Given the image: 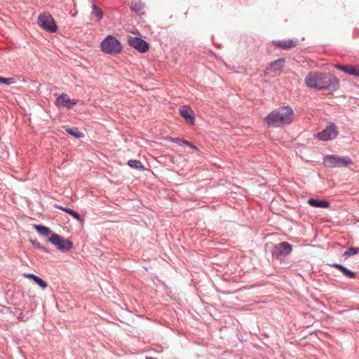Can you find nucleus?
<instances>
[{"label": "nucleus", "mask_w": 359, "mask_h": 359, "mask_svg": "<svg viewBox=\"0 0 359 359\" xmlns=\"http://www.w3.org/2000/svg\"><path fill=\"white\" fill-rule=\"evenodd\" d=\"M285 62V59L284 57H280L278 60L273 61L271 63V68L273 72H279L282 69L284 64Z\"/></svg>", "instance_id": "16"}, {"label": "nucleus", "mask_w": 359, "mask_h": 359, "mask_svg": "<svg viewBox=\"0 0 359 359\" xmlns=\"http://www.w3.org/2000/svg\"><path fill=\"white\" fill-rule=\"evenodd\" d=\"M146 359H156V358H152V357H148V356H147V357H146Z\"/></svg>", "instance_id": "32"}, {"label": "nucleus", "mask_w": 359, "mask_h": 359, "mask_svg": "<svg viewBox=\"0 0 359 359\" xmlns=\"http://www.w3.org/2000/svg\"><path fill=\"white\" fill-rule=\"evenodd\" d=\"M359 252L358 248L350 247L345 251L343 254V256L346 258L356 255Z\"/></svg>", "instance_id": "22"}, {"label": "nucleus", "mask_w": 359, "mask_h": 359, "mask_svg": "<svg viewBox=\"0 0 359 359\" xmlns=\"http://www.w3.org/2000/svg\"><path fill=\"white\" fill-rule=\"evenodd\" d=\"M339 134L336 125L330 122L326 128L321 132L318 133L316 137L321 141H329L335 139Z\"/></svg>", "instance_id": "5"}, {"label": "nucleus", "mask_w": 359, "mask_h": 359, "mask_svg": "<svg viewBox=\"0 0 359 359\" xmlns=\"http://www.w3.org/2000/svg\"><path fill=\"white\" fill-rule=\"evenodd\" d=\"M331 266L339 270L344 276H346L349 278H354L355 277V273L352 271L340 264H333Z\"/></svg>", "instance_id": "14"}, {"label": "nucleus", "mask_w": 359, "mask_h": 359, "mask_svg": "<svg viewBox=\"0 0 359 359\" xmlns=\"http://www.w3.org/2000/svg\"><path fill=\"white\" fill-rule=\"evenodd\" d=\"M39 250H41V251L46 252V253H49L50 252V250L46 248V247H43V246H41V248H39Z\"/></svg>", "instance_id": "29"}, {"label": "nucleus", "mask_w": 359, "mask_h": 359, "mask_svg": "<svg viewBox=\"0 0 359 359\" xmlns=\"http://www.w3.org/2000/svg\"><path fill=\"white\" fill-rule=\"evenodd\" d=\"M128 165L130 168H135L137 170H143L144 169V166H143L142 162L139 160H135V159L129 160L128 161Z\"/></svg>", "instance_id": "20"}, {"label": "nucleus", "mask_w": 359, "mask_h": 359, "mask_svg": "<svg viewBox=\"0 0 359 359\" xmlns=\"http://www.w3.org/2000/svg\"><path fill=\"white\" fill-rule=\"evenodd\" d=\"M128 43L130 46L135 48L140 53H145L149 48L148 43L139 37L129 36Z\"/></svg>", "instance_id": "9"}, {"label": "nucleus", "mask_w": 359, "mask_h": 359, "mask_svg": "<svg viewBox=\"0 0 359 359\" xmlns=\"http://www.w3.org/2000/svg\"><path fill=\"white\" fill-rule=\"evenodd\" d=\"M308 203L315 208H327L330 206V202L324 200H318L315 198H310Z\"/></svg>", "instance_id": "15"}, {"label": "nucleus", "mask_w": 359, "mask_h": 359, "mask_svg": "<svg viewBox=\"0 0 359 359\" xmlns=\"http://www.w3.org/2000/svg\"><path fill=\"white\" fill-rule=\"evenodd\" d=\"M292 252V245L287 242H282L275 245L272 256L275 259H280L282 256H287Z\"/></svg>", "instance_id": "8"}, {"label": "nucleus", "mask_w": 359, "mask_h": 359, "mask_svg": "<svg viewBox=\"0 0 359 359\" xmlns=\"http://www.w3.org/2000/svg\"><path fill=\"white\" fill-rule=\"evenodd\" d=\"M273 43L276 47L287 50L295 47L297 45V40L296 39H287V40H277L273 41Z\"/></svg>", "instance_id": "11"}, {"label": "nucleus", "mask_w": 359, "mask_h": 359, "mask_svg": "<svg viewBox=\"0 0 359 359\" xmlns=\"http://www.w3.org/2000/svg\"><path fill=\"white\" fill-rule=\"evenodd\" d=\"M65 130L68 134L72 135L76 138H81L84 136L83 133L80 132L77 128L67 127L65 128Z\"/></svg>", "instance_id": "17"}, {"label": "nucleus", "mask_w": 359, "mask_h": 359, "mask_svg": "<svg viewBox=\"0 0 359 359\" xmlns=\"http://www.w3.org/2000/svg\"><path fill=\"white\" fill-rule=\"evenodd\" d=\"M334 67L343 71L346 74L359 77V67L351 65H341L339 64L335 65Z\"/></svg>", "instance_id": "12"}, {"label": "nucleus", "mask_w": 359, "mask_h": 359, "mask_svg": "<svg viewBox=\"0 0 359 359\" xmlns=\"http://www.w3.org/2000/svg\"><path fill=\"white\" fill-rule=\"evenodd\" d=\"M76 104V101L69 99L67 95L65 93H62L56 100V105L57 106L62 105L67 108H71Z\"/></svg>", "instance_id": "13"}, {"label": "nucleus", "mask_w": 359, "mask_h": 359, "mask_svg": "<svg viewBox=\"0 0 359 359\" xmlns=\"http://www.w3.org/2000/svg\"><path fill=\"white\" fill-rule=\"evenodd\" d=\"M15 83V79L13 77L11 78H4L0 76V83L6 84V85H11Z\"/></svg>", "instance_id": "24"}, {"label": "nucleus", "mask_w": 359, "mask_h": 359, "mask_svg": "<svg viewBox=\"0 0 359 359\" xmlns=\"http://www.w3.org/2000/svg\"><path fill=\"white\" fill-rule=\"evenodd\" d=\"M37 285H39L42 289H45L47 287V283L41 279L39 276L34 277L33 280Z\"/></svg>", "instance_id": "25"}, {"label": "nucleus", "mask_w": 359, "mask_h": 359, "mask_svg": "<svg viewBox=\"0 0 359 359\" xmlns=\"http://www.w3.org/2000/svg\"><path fill=\"white\" fill-rule=\"evenodd\" d=\"M63 211L72 216V217L76 219L77 221L80 222L81 220V215L77 212L74 211L73 209L67 208L66 209H63Z\"/></svg>", "instance_id": "21"}, {"label": "nucleus", "mask_w": 359, "mask_h": 359, "mask_svg": "<svg viewBox=\"0 0 359 359\" xmlns=\"http://www.w3.org/2000/svg\"><path fill=\"white\" fill-rule=\"evenodd\" d=\"M93 13L96 16L97 21H100L103 17L102 11L95 4L93 6Z\"/></svg>", "instance_id": "23"}, {"label": "nucleus", "mask_w": 359, "mask_h": 359, "mask_svg": "<svg viewBox=\"0 0 359 359\" xmlns=\"http://www.w3.org/2000/svg\"><path fill=\"white\" fill-rule=\"evenodd\" d=\"M25 276L29 277V278H32V280H34V277H36L37 276H36L33 273H27V274H25Z\"/></svg>", "instance_id": "30"}, {"label": "nucleus", "mask_w": 359, "mask_h": 359, "mask_svg": "<svg viewBox=\"0 0 359 359\" xmlns=\"http://www.w3.org/2000/svg\"><path fill=\"white\" fill-rule=\"evenodd\" d=\"M184 145H187V146H189L191 148H193V149H196V147L195 145H194L191 142L189 141H187V143H184Z\"/></svg>", "instance_id": "28"}, {"label": "nucleus", "mask_w": 359, "mask_h": 359, "mask_svg": "<svg viewBox=\"0 0 359 359\" xmlns=\"http://www.w3.org/2000/svg\"><path fill=\"white\" fill-rule=\"evenodd\" d=\"M30 241H31V243H32V245L35 248H36L38 249H39V248H41V243L38 241H36V240H30Z\"/></svg>", "instance_id": "27"}, {"label": "nucleus", "mask_w": 359, "mask_h": 359, "mask_svg": "<svg viewBox=\"0 0 359 359\" xmlns=\"http://www.w3.org/2000/svg\"><path fill=\"white\" fill-rule=\"evenodd\" d=\"M100 47L102 50L107 54L118 53L122 48L120 41L112 35L107 36L101 42Z\"/></svg>", "instance_id": "3"}, {"label": "nucleus", "mask_w": 359, "mask_h": 359, "mask_svg": "<svg viewBox=\"0 0 359 359\" xmlns=\"http://www.w3.org/2000/svg\"><path fill=\"white\" fill-rule=\"evenodd\" d=\"M304 82L309 88L336 91L339 88V79L330 73L309 72Z\"/></svg>", "instance_id": "1"}, {"label": "nucleus", "mask_w": 359, "mask_h": 359, "mask_svg": "<svg viewBox=\"0 0 359 359\" xmlns=\"http://www.w3.org/2000/svg\"><path fill=\"white\" fill-rule=\"evenodd\" d=\"M294 111L290 107H281L269 113L264 118V121L268 127L278 128L290 123Z\"/></svg>", "instance_id": "2"}, {"label": "nucleus", "mask_w": 359, "mask_h": 359, "mask_svg": "<svg viewBox=\"0 0 359 359\" xmlns=\"http://www.w3.org/2000/svg\"><path fill=\"white\" fill-rule=\"evenodd\" d=\"M130 8L135 12H140L144 8V4L140 0H133Z\"/></svg>", "instance_id": "19"}, {"label": "nucleus", "mask_w": 359, "mask_h": 359, "mask_svg": "<svg viewBox=\"0 0 359 359\" xmlns=\"http://www.w3.org/2000/svg\"><path fill=\"white\" fill-rule=\"evenodd\" d=\"M180 114L189 125H194L195 122V114L194 111L187 105L182 106L180 109Z\"/></svg>", "instance_id": "10"}, {"label": "nucleus", "mask_w": 359, "mask_h": 359, "mask_svg": "<svg viewBox=\"0 0 359 359\" xmlns=\"http://www.w3.org/2000/svg\"><path fill=\"white\" fill-rule=\"evenodd\" d=\"M34 228L36 230V231L42 235V236H48L51 233V230L43 225H34Z\"/></svg>", "instance_id": "18"}, {"label": "nucleus", "mask_w": 359, "mask_h": 359, "mask_svg": "<svg viewBox=\"0 0 359 359\" xmlns=\"http://www.w3.org/2000/svg\"><path fill=\"white\" fill-rule=\"evenodd\" d=\"M352 163L348 157H341L335 155H327L324 157L323 164L329 168L346 167Z\"/></svg>", "instance_id": "4"}, {"label": "nucleus", "mask_w": 359, "mask_h": 359, "mask_svg": "<svg viewBox=\"0 0 359 359\" xmlns=\"http://www.w3.org/2000/svg\"><path fill=\"white\" fill-rule=\"evenodd\" d=\"M39 25L43 29L53 33L57 31V26L53 17L48 13L40 14L38 18Z\"/></svg>", "instance_id": "7"}, {"label": "nucleus", "mask_w": 359, "mask_h": 359, "mask_svg": "<svg viewBox=\"0 0 359 359\" xmlns=\"http://www.w3.org/2000/svg\"><path fill=\"white\" fill-rule=\"evenodd\" d=\"M56 208L63 210V209H66L67 208L62 207V205H55Z\"/></svg>", "instance_id": "31"}, {"label": "nucleus", "mask_w": 359, "mask_h": 359, "mask_svg": "<svg viewBox=\"0 0 359 359\" xmlns=\"http://www.w3.org/2000/svg\"><path fill=\"white\" fill-rule=\"evenodd\" d=\"M170 140L173 142H175L177 144H178L179 145H184V143H187V140H182V139H180V138H178V137H176V138H172V137H170Z\"/></svg>", "instance_id": "26"}, {"label": "nucleus", "mask_w": 359, "mask_h": 359, "mask_svg": "<svg viewBox=\"0 0 359 359\" xmlns=\"http://www.w3.org/2000/svg\"><path fill=\"white\" fill-rule=\"evenodd\" d=\"M60 251H68L72 248V242L57 233H53L48 240Z\"/></svg>", "instance_id": "6"}]
</instances>
